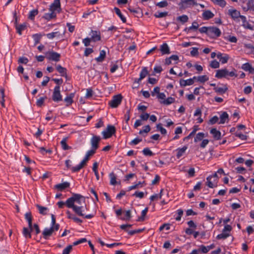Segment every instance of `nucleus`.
<instances>
[{
  "mask_svg": "<svg viewBox=\"0 0 254 254\" xmlns=\"http://www.w3.org/2000/svg\"><path fill=\"white\" fill-rule=\"evenodd\" d=\"M95 153H96L95 151H94L93 150H88L86 152L84 159H85L86 160H87V161H88V160L90 159V157H91L92 156H93Z\"/></svg>",
  "mask_w": 254,
  "mask_h": 254,
  "instance_id": "a18cd8bd",
  "label": "nucleus"
},
{
  "mask_svg": "<svg viewBox=\"0 0 254 254\" xmlns=\"http://www.w3.org/2000/svg\"><path fill=\"white\" fill-rule=\"evenodd\" d=\"M181 3L183 4V6L185 7H190L191 5H196V0H182Z\"/></svg>",
  "mask_w": 254,
  "mask_h": 254,
  "instance_id": "f3484780",
  "label": "nucleus"
},
{
  "mask_svg": "<svg viewBox=\"0 0 254 254\" xmlns=\"http://www.w3.org/2000/svg\"><path fill=\"white\" fill-rule=\"evenodd\" d=\"M228 70L226 68L219 69L216 71L215 77L217 78L226 77L227 76Z\"/></svg>",
  "mask_w": 254,
  "mask_h": 254,
  "instance_id": "9b49d317",
  "label": "nucleus"
},
{
  "mask_svg": "<svg viewBox=\"0 0 254 254\" xmlns=\"http://www.w3.org/2000/svg\"><path fill=\"white\" fill-rule=\"evenodd\" d=\"M221 34V32L218 28L214 26L208 27V37L214 39L220 36Z\"/></svg>",
  "mask_w": 254,
  "mask_h": 254,
  "instance_id": "20e7f679",
  "label": "nucleus"
},
{
  "mask_svg": "<svg viewBox=\"0 0 254 254\" xmlns=\"http://www.w3.org/2000/svg\"><path fill=\"white\" fill-rule=\"evenodd\" d=\"M204 137V133L203 132H199L198 133L195 137L194 138V141L196 142L198 141L201 140Z\"/></svg>",
  "mask_w": 254,
  "mask_h": 254,
  "instance_id": "49530a36",
  "label": "nucleus"
},
{
  "mask_svg": "<svg viewBox=\"0 0 254 254\" xmlns=\"http://www.w3.org/2000/svg\"><path fill=\"white\" fill-rule=\"evenodd\" d=\"M144 230V228H143V229H136V230H131V231H127V232L129 235H133L136 233H141L142 231H143Z\"/></svg>",
  "mask_w": 254,
  "mask_h": 254,
  "instance_id": "603ef678",
  "label": "nucleus"
},
{
  "mask_svg": "<svg viewBox=\"0 0 254 254\" xmlns=\"http://www.w3.org/2000/svg\"><path fill=\"white\" fill-rule=\"evenodd\" d=\"M214 4H217L222 7H224L226 2L224 0H211Z\"/></svg>",
  "mask_w": 254,
  "mask_h": 254,
  "instance_id": "ea45409f",
  "label": "nucleus"
},
{
  "mask_svg": "<svg viewBox=\"0 0 254 254\" xmlns=\"http://www.w3.org/2000/svg\"><path fill=\"white\" fill-rule=\"evenodd\" d=\"M122 99L123 96L121 94L114 95L112 99L109 101V105L112 108H117L121 104Z\"/></svg>",
  "mask_w": 254,
  "mask_h": 254,
  "instance_id": "f03ea898",
  "label": "nucleus"
},
{
  "mask_svg": "<svg viewBox=\"0 0 254 254\" xmlns=\"http://www.w3.org/2000/svg\"><path fill=\"white\" fill-rule=\"evenodd\" d=\"M199 31L201 33H205L208 35V27L203 26L198 29Z\"/></svg>",
  "mask_w": 254,
  "mask_h": 254,
  "instance_id": "338daca9",
  "label": "nucleus"
},
{
  "mask_svg": "<svg viewBox=\"0 0 254 254\" xmlns=\"http://www.w3.org/2000/svg\"><path fill=\"white\" fill-rule=\"evenodd\" d=\"M50 13H46L43 16V18L47 20H50L56 17V13L52 11H50Z\"/></svg>",
  "mask_w": 254,
  "mask_h": 254,
  "instance_id": "c756f323",
  "label": "nucleus"
},
{
  "mask_svg": "<svg viewBox=\"0 0 254 254\" xmlns=\"http://www.w3.org/2000/svg\"><path fill=\"white\" fill-rule=\"evenodd\" d=\"M52 100L56 102H59L62 100V96L60 92V86L59 85H56L54 89Z\"/></svg>",
  "mask_w": 254,
  "mask_h": 254,
  "instance_id": "39448f33",
  "label": "nucleus"
},
{
  "mask_svg": "<svg viewBox=\"0 0 254 254\" xmlns=\"http://www.w3.org/2000/svg\"><path fill=\"white\" fill-rule=\"evenodd\" d=\"M46 57L49 61L58 62L60 61L61 55L56 52H48L46 53Z\"/></svg>",
  "mask_w": 254,
  "mask_h": 254,
  "instance_id": "423d86ee",
  "label": "nucleus"
},
{
  "mask_svg": "<svg viewBox=\"0 0 254 254\" xmlns=\"http://www.w3.org/2000/svg\"><path fill=\"white\" fill-rule=\"evenodd\" d=\"M197 80L201 83H204L205 81L208 80L209 78L207 76L204 75L201 76H199L197 77Z\"/></svg>",
  "mask_w": 254,
  "mask_h": 254,
  "instance_id": "8fccbe9b",
  "label": "nucleus"
},
{
  "mask_svg": "<svg viewBox=\"0 0 254 254\" xmlns=\"http://www.w3.org/2000/svg\"><path fill=\"white\" fill-rule=\"evenodd\" d=\"M91 36L90 38L91 40L93 42L99 41L101 40V34L99 31H91Z\"/></svg>",
  "mask_w": 254,
  "mask_h": 254,
  "instance_id": "f8f14e48",
  "label": "nucleus"
},
{
  "mask_svg": "<svg viewBox=\"0 0 254 254\" xmlns=\"http://www.w3.org/2000/svg\"><path fill=\"white\" fill-rule=\"evenodd\" d=\"M241 67L245 71H249L250 73L254 74V67H252L250 63H247L243 64Z\"/></svg>",
  "mask_w": 254,
  "mask_h": 254,
  "instance_id": "2eb2a0df",
  "label": "nucleus"
},
{
  "mask_svg": "<svg viewBox=\"0 0 254 254\" xmlns=\"http://www.w3.org/2000/svg\"><path fill=\"white\" fill-rule=\"evenodd\" d=\"M101 140V138L99 136L93 135L90 140V143L91 145V150H93L94 151H96V150L99 148V143Z\"/></svg>",
  "mask_w": 254,
  "mask_h": 254,
  "instance_id": "0eeeda50",
  "label": "nucleus"
},
{
  "mask_svg": "<svg viewBox=\"0 0 254 254\" xmlns=\"http://www.w3.org/2000/svg\"><path fill=\"white\" fill-rule=\"evenodd\" d=\"M46 98L47 97L45 96L43 97H41L39 99H38L36 102L37 106H38V107H41L43 105L44 101Z\"/></svg>",
  "mask_w": 254,
  "mask_h": 254,
  "instance_id": "864d4df0",
  "label": "nucleus"
},
{
  "mask_svg": "<svg viewBox=\"0 0 254 254\" xmlns=\"http://www.w3.org/2000/svg\"><path fill=\"white\" fill-rule=\"evenodd\" d=\"M149 72L148 71L147 67H143L142 68L141 72L139 74V80H141L144 78L148 74Z\"/></svg>",
  "mask_w": 254,
  "mask_h": 254,
  "instance_id": "7c9ffc66",
  "label": "nucleus"
},
{
  "mask_svg": "<svg viewBox=\"0 0 254 254\" xmlns=\"http://www.w3.org/2000/svg\"><path fill=\"white\" fill-rule=\"evenodd\" d=\"M74 96V93H70L64 98V101L66 103V106L68 107L72 104L73 102V98Z\"/></svg>",
  "mask_w": 254,
  "mask_h": 254,
  "instance_id": "4be33fe9",
  "label": "nucleus"
},
{
  "mask_svg": "<svg viewBox=\"0 0 254 254\" xmlns=\"http://www.w3.org/2000/svg\"><path fill=\"white\" fill-rule=\"evenodd\" d=\"M33 38L35 42V45H36L40 43L41 35L40 34H35L33 35Z\"/></svg>",
  "mask_w": 254,
  "mask_h": 254,
  "instance_id": "3c124183",
  "label": "nucleus"
},
{
  "mask_svg": "<svg viewBox=\"0 0 254 254\" xmlns=\"http://www.w3.org/2000/svg\"><path fill=\"white\" fill-rule=\"evenodd\" d=\"M219 118L217 116H215L211 118L209 121V124L210 125H214L218 122Z\"/></svg>",
  "mask_w": 254,
  "mask_h": 254,
  "instance_id": "680f3d73",
  "label": "nucleus"
},
{
  "mask_svg": "<svg viewBox=\"0 0 254 254\" xmlns=\"http://www.w3.org/2000/svg\"><path fill=\"white\" fill-rule=\"evenodd\" d=\"M235 136L240 138L241 140H246L247 139V136L245 134L242 133L240 132L236 131L235 133Z\"/></svg>",
  "mask_w": 254,
  "mask_h": 254,
  "instance_id": "de8ad7c7",
  "label": "nucleus"
},
{
  "mask_svg": "<svg viewBox=\"0 0 254 254\" xmlns=\"http://www.w3.org/2000/svg\"><path fill=\"white\" fill-rule=\"evenodd\" d=\"M156 127L158 130H159L162 134H166L167 133L166 129L162 127L161 124H157Z\"/></svg>",
  "mask_w": 254,
  "mask_h": 254,
  "instance_id": "5fc2aeb1",
  "label": "nucleus"
},
{
  "mask_svg": "<svg viewBox=\"0 0 254 254\" xmlns=\"http://www.w3.org/2000/svg\"><path fill=\"white\" fill-rule=\"evenodd\" d=\"M212 179V176H208L206 178L207 180V185L210 188H213L214 187V185H213L212 182L211 181Z\"/></svg>",
  "mask_w": 254,
  "mask_h": 254,
  "instance_id": "0e129e2a",
  "label": "nucleus"
},
{
  "mask_svg": "<svg viewBox=\"0 0 254 254\" xmlns=\"http://www.w3.org/2000/svg\"><path fill=\"white\" fill-rule=\"evenodd\" d=\"M229 116L228 114L226 112H224L220 117V122H219V124H223L226 121H228Z\"/></svg>",
  "mask_w": 254,
  "mask_h": 254,
  "instance_id": "c85d7f7f",
  "label": "nucleus"
},
{
  "mask_svg": "<svg viewBox=\"0 0 254 254\" xmlns=\"http://www.w3.org/2000/svg\"><path fill=\"white\" fill-rule=\"evenodd\" d=\"M114 10L116 14L121 18L123 23L127 22L126 18L122 14L120 9L118 7H114Z\"/></svg>",
  "mask_w": 254,
  "mask_h": 254,
  "instance_id": "cd10ccee",
  "label": "nucleus"
},
{
  "mask_svg": "<svg viewBox=\"0 0 254 254\" xmlns=\"http://www.w3.org/2000/svg\"><path fill=\"white\" fill-rule=\"evenodd\" d=\"M106 57V52L104 50H101L100 52V55L98 57L95 58V60L98 63L102 62Z\"/></svg>",
  "mask_w": 254,
  "mask_h": 254,
  "instance_id": "473e14b6",
  "label": "nucleus"
},
{
  "mask_svg": "<svg viewBox=\"0 0 254 254\" xmlns=\"http://www.w3.org/2000/svg\"><path fill=\"white\" fill-rule=\"evenodd\" d=\"M25 218L26 219V220L28 221V226L30 229H31V230H33L32 228V216L31 212H27L25 214Z\"/></svg>",
  "mask_w": 254,
  "mask_h": 254,
  "instance_id": "aec40b11",
  "label": "nucleus"
},
{
  "mask_svg": "<svg viewBox=\"0 0 254 254\" xmlns=\"http://www.w3.org/2000/svg\"><path fill=\"white\" fill-rule=\"evenodd\" d=\"M53 232V230L51 227L50 228H46L42 232L43 237L45 240H48L52 235Z\"/></svg>",
  "mask_w": 254,
  "mask_h": 254,
  "instance_id": "dca6fc26",
  "label": "nucleus"
},
{
  "mask_svg": "<svg viewBox=\"0 0 254 254\" xmlns=\"http://www.w3.org/2000/svg\"><path fill=\"white\" fill-rule=\"evenodd\" d=\"M160 50L162 55L169 54L170 48L167 43H163L160 46Z\"/></svg>",
  "mask_w": 254,
  "mask_h": 254,
  "instance_id": "6ab92c4d",
  "label": "nucleus"
},
{
  "mask_svg": "<svg viewBox=\"0 0 254 254\" xmlns=\"http://www.w3.org/2000/svg\"><path fill=\"white\" fill-rule=\"evenodd\" d=\"M36 206L38 209L39 213L44 215L47 214V211L48 210L47 207L41 206L39 204H36Z\"/></svg>",
  "mask_w": 254,
  "mask_h": 254,
  "instance_id": "72a5a7b5",
  "label": "nucleus"
},
{
  "mask_svg": "<svg viewBox=\"0 0 254 254\" xmlns=\"http://www.w3.org/2000/svg\"><path fill=\"white\" fill-rule=\"evenodd\" d=\"M217 58L222 64L227 63L230 59V57L228 55L226 54H222L220 52H218L217 54Z\"/></svg>",
  "mask_w": 254,
  "mask_h": 254,
  "instance_id": "9d476101",
  "label": "nucleus"
},
{
  "mask_svg": "<svg viewBox=\"0 0 254 254\" xmlns=\"http://www.w3.org/2000/svg\"><path fill=\"white\" fill-rule=\"evenodd\" d=\"M190 55L192 57H196L198 55V48L195 47L192 48V50L190 51Z\"/></svg>",
  "mask_w": 254,
  "mask_h": 254,
  "instance_id": "e2e57ef3",
  "label": "nucleus"
},
{
  "mask_svg": "<svg viewBox=\"0 0 254 254\" xmlns=\"http://www.w3.org/2000/svg\"><path fill=\"white\" fill-rule=\"evenodd\" d=\"M125 216L126 217L121 218V219L123 220H129L131 217L130 210H128L126 211Z\"/></svg>",
  "mask_w": 254,
  "mask_h": 254,
  "instance_id": "6e6d98bb",
  "label": "nucleus"
},
{
  "mask_svg": "<svg viewBox=\"0 0 254 254\" xmlns=\"http://www.w3.org/2000/svg\"><path fill=\"white\" fill-rule=\"evenodd\" d=\"M148 211V207H146L144 210L141 211V215L139 217L137 221H143L144 220V217L146 215L147 212Z\"/></svg>",
  "mask_w": 254,
  "mask_h": 254,
  "instance_id": "79ce46f5",
  "label": "nucleus"
},
{
  "mask_svg": "<svg viewBox=\"0 0 254 254\" xmlns=\"http://www.w3.org/2000/svg\"><path fill=\"white\" fill-rule=\"evenodd\" d=\"M175 101V99L174 98H173L172 97H169L166 99L165 100L160 101V103L161 104L165 105H170L173 103H174Z\"/></svg>",
  "mask_w": 254,
  "mask_h": 254,
  "instance_id": "2f4dec72",
  "label": "nucleus"
},
{
  "mask_svg": "<svg viewBox=\"0 0 254 254\" xmlns=\"http://www.w3.org/2000/svg\"><path fill=\"white\" fill-rule=\"evenodd\" d=\"M92 41L90 38L87 37L84 38L82 40V42L84 44V46L87 47L90 45V42Z\"/></svg>",
  "mask_w": 254,
  "mask_h": 254,
  "instance_id": "774afa93",
  "label": "nucleus"
},
{
  "mask_svg": "<svg viewBox=\"0 0 254 254\" xmlns=\"http://www.w3.org/2000/svg\"><path fill=\"white\" fill-rule=\"evenodd\" d=\"M188 147L187 146H184L182 148H178L176 151L177 152L176 154V157L178 159H179L181 157H182L183 154L186 152V150L187 149Z\"/></svg>",
  "mask_w": 254,
  "mask_h": 254,
  "instance_id": "bb28decb",
  "label": "nucleus"
},
{
  "mask_svg": "<svg viewBox=\"0 0 254 254\" xmlns=\"http://www.w3.org/2000/svg\"><path fill=\"white\" fill-rule=\"evenodd\" d=\"M32 231V230H31V229L29 228V229L27 228L24 227L23 229V235L26 238H31V232Z\"/></svg>",
  "mask_w": 254,
  "mask_h": 254,
  "instance_id": "f704fd0d",
  "label": "nucleus"
},
{
  "mask_svg": "<svg viewBox=\"0 0 254 254\" xmlns=\"http://www.w3.org/2000/svg\"><path fill=\"white\" fill-rule=\"evenodd\" d=\"M82 201L86 207L85 198L83 196L78 193H73L72 196L66 200V205L68 208H72L73 211L78 216H83L85 218L91 219L94 217V215L90 214L85 215L84 207L82 205Z\"/></svg>",
  "mask_w": 254,
  "mask_h": 254,
  "instance_id": "f257e3e1",
  "label": "nucleus"
},
{
  "mask_svg": "<svg viewBox=\"0 0 254 254\" xmlns=\"http://www.w3.org/2000/svg\"><path fill=\"white\" fill-rule=\"evenodd\" d=\"M67 139H68V137H65L63 138V139L62 140V141H61V145L62 149L64 150H68V149H70L71 148V147L70 146H68L66 143Z\"/></svg>",
  "mask_w": 254,
  "mask_h": 254,
  "instance_id": "a878e982",
  "label": "nucleus"
},
{
  "mask_svg": "<svg viewBox=\"0 0 254 254\" xmlns=\"http://www.w3.org/2000/svg\"><path fill=\"white\" fill-rule=\"evenodd\" d=\"M196 78L195 76H194L193 78H190L187 80H184L181 79L180 80V84L181 86L184 87L187 85H192L194 83L193 79Z\"/></svg>",
  "mask_w": 254,
  "mask_h": 254,
  "instance_id": "ddd939ff",
  "label": "nucleus"
},
{
  "mask_svg": "<svg viewBox=\"0 0 254 254\" xmlns=\"http://www.w3.org/2000/svg\"><path fill=\"white\" fill-rule=\"evenodd\" d=\"M242 7L245 11L248 10H252L254 11V0H247L243 2Z\"/></svg>",
  "mask_w": 254,
  "mask_h": 254,
  "instance_id": "6e6552de",
  "label": "nucleus"
},
{
  "mask_svg": "<svg viewBox=\"0 0 254 254\" xmlns=\"http://www.w3.org/2000/svg\"><path fill=\"white\" fill-rule=\"evenodd\" d=\"M116 132V128L112 125H108L105 130H103L102 133L104 139L110 138Z\"/></svg>",
  "mask_w": 254,
  "mask_h": 254,
  "instance_id": "7ed1b4c3",
  "label": "nucleus"
},
{
  "mask_svg": "<svg viewBox=\"0 0 254 254\" xmlns=\"http://www.w3.org/2000/svg\"><path fill=\"white\" fill-rule=\"evenodd\" d=\"M213 90L217 93L223 94L228 90V88L227 86L225 85L223 87H215Z\"/></svg>",
  "mask_w": 254,
  "mask_h": 254,
  "instance_id": "393cba45",
  "label": "nucleus"
},
{
  "mask_svg": "<svg viewBox=\"0 0 254 254\" xmlns=\"http://www.w3.org/2000/svg\"><path fill=\"white\" fill-rule=\"evenodd\" d=\"M70 186L69 183L67 182H64L63 183L59 184L55 186V189L59 190L62 191L68 188Z\"/></svg>",
  "mask_w": 254,
  "mask_h": 254,
  "instance_id": "a211bd4d",
  "label": "nucleus"
},
{
  "mask_svg": "<svg viewBox=\"0 0 254 254\" xmlns=\"http://www.w3.org/2000/svg\"><path fill=\"white\" fill-rule=\"evenodd\" d=\"M28 59L24 57H20L18 59V62L20 64H27L28 62Z\"/></svg>",
  "mask_w": 254,
  "mask_h": 254,
  "instance_id": "69168bd1",
  "label": "nucleus"
},
{
  "mask_svg": "<svg viewBox=\"0 0 254 254\" xmlns=\"http://www.w3.org/2000/svg\"><path fill=\"white\" fill-rule=\"evenodd\" d=\"M38 13V9H33L30 11L28 15V18L31 20H33L35 18V16L37 15Z\"/></svg>",
  "mask_w": 254,
  "mask_h": 254,
  "instance_id": "58836bf2",
  "label": "nucleus"
},
{
  "mask_svg": "<svg viewBox=\"0 0 254 254\" xmlns=\"http://www.w3.org/2000/svg\"><path fill=\"white\" fill-rule=\"evenodd\" d=\"M150 129H151V128H150L149 125H146L144 127V128L143 129L140 130L139 131V133L141 134L143 132L148 133V132L150 131Z\"/></svg>",
  "mask_w": 254,
  "mask_h": 254,
  "instance_id": "052dcab7",
  "label": "nucleus"
},
{
  "mask_svg": "<svg viewBox=\"0 0 254 254\" xmlns=\"http://www.w3.org/2000/svg\"><path fill=\"white\" fill-rule=\"evenodd\" d=\"M219 63L216 60L212 61L210 64V66L213 68H218L219 67Z\"/></svg>",
  "mask_w": 254,
  "mask_h": 254,
  "instance_id": "bf43d9fd",
  "label": "nucleus"
},
{
  "mask_svg": "<svg viewBox=\"0 0 254 254\" xmlns=\"http://www.w3.org/2000/svg\"><path fill=\"white\" fill-rule=\"evenodd\" d=\"M177 20L178 21H180V22H181L182 23H185L188 21L189 18L187 15H183L182 16H180L178 17Z\"/></svg>",
  "mask_w": 254,
  "mask_h": 254,
  "instance_id": "37998d69",
  "label": "nucleus"
},
{
  "mask_svg": "<svg viewBox=\"0 0 254 254\" xmlns=\"http://www.w3.org/2000/svg\"><path fill=\"white\" fill-rule=\"evenodd\" d=\"M214 14L209 10L204 11L202 13V17L204 20H208L214 17Z\"/></svg>",
  "mask_w": 254,
  "mask_h": 254,
  "instance_id": "b1692460",
  "label": "nucleus"
},
{
  "mask_svg": "<svg viewBox=\"0 0 254 254\" xmlns=\"http://www.w3.org/2000/svg\"><path fill=\"white\" fill-rule=\"evenodd\" d=\"M26 28V25L25 23H23L20 25H16V29L17 32L19 34H22V31L24 30Z\"/></svg>",
  "mask_w": 254,
  "mask_h": 254,
  "instance_id": "c9c22d12",
  "label": "nucleus"
},
{
  "mask_svg": "<svg viewBox=\"0 0 254 254\" xmlns=\"http://www.w3.org/2000/svg\"><path fill=\"white\" fill-rule=\"evenodd\" d=\"M72 249V245H68L63 251V254H69Z\"/></svg>",
  "mask_w": 254,
  "mask_h": 254,
  "instance_id": "13d9d810",
  "label": "nucleus"
},
{
  "mask_svg": "<svg viewBox=\"0 0 254 254\" xmlns=\"http://www.w3.org/2000/svg\"><path fill=\"white\" fill-rule=\"evenodd\" d=\"M61 9L60 0H54V2L51 4L50 6V11L55 12L57 10L60 11Z\"/></svg>",
  "mask_w": 254,
  "mask_h": 254,
  "instance_id": "1a4fd4ad",
  "label": "nucleus"
},
{
  "mask_svg": "<svg viewBox=\"0 0 254 254\" xmlns=\"http://www.w3.org/2000/svg\"><path fill=\"white\" fill-rule=\"evenodd\" d=\"M228 14L233 19H236L240 17V13L236 9H230L228 10Z\"/></svg>",
  "mask_w": 254,
  "mask_h": 254,
  "instance_id": "412c9836",
  "label": "nucleus"
},
{
  "mask_svg": "<svg viewBox=\"0 0 254 254\" xmlns=\"http://www.w3.org/2000/svg\"><path fill=\"white\" fill-rule=\"evenodd\" d=\"M156 5V6H157L160 8H163V7H166L168 5V3L167 1L164 0V1H162L159 2L157 3Z\"/></svg>",
  "mask_w": 254,
  "mask_h": 254,
  "instance_id": "4d7b16f0",
  "label": "nucleus"
},
{
  "mask_svg": "<svg viewBox=\"0 0 254 254\" xmlns=\"http://www.w3.org/2000/svg\"><path fill=\"white\" fill-rule=\"evenodd\" d=\"M168 15V12H157L155 13L154 16L156 18H162Z\"/></svg>",
  "mask_w": 254,
  "mask_h": 254,
  "instance_id": "09e8293b",
  "label": "nucleus"
},
{
  "mask_svg": "<svg viewBox=\"0 0 254 254\" xmlns=\"http://www.w3.org/2000/svg\"><path fill=\"white\" fill-rule=\"evenodd\" d=\"M142 153L145 156H151L154 155V153L148 147L144 148Z\"/></svg>",
  "mask_w": 254,
  "mask_h": 254,
  "instance_id": "c03bdc74",
  "label": "nucleus"
},
{
  "mask_svg": "<svg viewBox=\"0 0 254 254\" xmlns=\"http://www.w3.org/2000/svg\"><path fill=\"white\" fill-rule=\"evenodd\" d=\"M144 183H145L144 181H143L142 182H139L138 183H137L134 185H132L131 186L129 187L128 188V191H130L132 190L138 189L139 188H141L142 187L141 185L143 184H144Z\"/></svg>",
  "mask_w": 254,
  "mask_h": 254,
  "instance_id": "e433bc0d",
  "label": "nucleus"
},
{
  "mask_svg": "<svg viewBox=\"0 0 254 254\" xmlns=\"http://www.w3.org/2000/svg\"><path fill=\"white\" fill-rule=\"evenodd\" d=\"M210 133L212 134L213 137L216 140H219L221 138V132L217 130L215 128H213L210 130Z\"/></svg>",
  "mask_w": 254,
  "mask_h": 254,
  "instance_id": "5701e85b",
  "label": "nucleus"
},
{
  "mask_svg": "<svg viewBox=\"0 0 254 254\" xmlns=\"http://www.w3.org/2000/svg\"><path fill=\"white\" fill-rule=\"evenodd\" d=\"M110 178V184L112 185H115L117 184L116 176L114 172H112L109 174Z\"/></svg>",
  "mask_w": 254,
  "mask_h": 254,
  "instance_id": "4c0bfd02",
  "label": "nucleus"
},
{
  "mask_svg": "<svg viewBox=\"0 0 254 254\" xmlns=\"http://www.w3.org/2000/svg\"><path fill=\"white\" fill-rule=\"evenodd\" d=\"M56 69L59 72L61 76L67 77V69L66 68L62 66L60 64H58L56 66Z\"/></svg>",
  "mask_w": 254,
  "mask_h": 254,
  "instance_id": "4468645a",
  "label": "nucleus"
},
{
  "mask_svg": "<svg viewBox=\"0 0 254 254\" xmlns=\"http://www.w3.org/2000/svg\"><path fill=\"white\" fill-rule=\"evenodd\" d=\"M229 236H230V234L229 233L223 232V231H222V233H221L217 236L216 238L218 240L225 239L227 238H228Z\"/></svg>",
  "mask_w": 254,
  "mask_h": 254,
  "instance_id": "a19ab883",
  "label": "nucleus"
}]
</instances>
